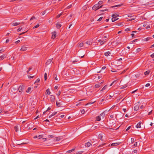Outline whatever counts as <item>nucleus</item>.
Instances as JSON below:
<instances>
[{
    "mask_svg": "<svg viewBox=\"0 0 154 154\" xmlns=\"http://www.w3.org/2000/svg\"><path fill=\"white\" fill-rule=\"evenodd\" d=\"M24 85H20L19 87L18 88V90L21 93L22 92L23 90L24 89Z\"/></svg>",
    "mask_w": 154,
    "mask_h": 154,
    "instance_id": "f257e3e1",
    "label": "nucleus"
},
{
    "mask_svg": "<svg viewBox=\"0 0 154 154\" xmlns=\"http://www.w3.org/2000/svg\"><path fill=\"white\" fill-rule=\"evenodd\" d=\"M99 5L98 4H96L93 6L92 9L93 10H95L96 9H97L96 10H95V11H96L97 9V8H99Z\"/></svg>",
    "mask_w": 154,
    "mask_h": 154,
    "instance_id": "f03ea898",
    "label": "nucleus"
},
{
    "mask_svg": "<svg viewBox=\"0 0 154 154\" xmlns=\"http://www.w3.org/2000/svg\"><path fill=\"white\" fill-rule=\"evenodd\" d=\"M55 100V96L54 95L50 96V100L51 102H53Z\"/></svg>",
    "mask_w": 154,
    "mask_h": 154,
    "instance_id": "7ed1b4c3",
    "label": "nucleus"
},
{
    "mask_svg": "<svg viewBox=\"0 0 154 154\" xmlns=\"http://www.w3.org/2000/svg\"><path fill=\"white\" fill-rule=\"evenodd\" d=\"M27 47L25 46H23L21 47L20 50L21 51H26L27 50Z\"/></svg>",
    "mask_w": 154,
    "mask_h": 154,
    "instance_id": "20e7f679",
    "label": "nucleus"
},
{
    "mask_svg": "<svg viewBox=\"0 0 154 154\" xmlns=\"http://www.w3.org/2000/svg\"><path fill=\"white\" fill-rule=\"evenodd\" d=\"M120 143V142L113 143L111 144V146H114L119 145Z\"/></svg>",
    "mask_w": 154,
    "mask_h": 154,
    "instance_id": "39448f33",
    "label": "nucleus"
},
{
    "mask_svg": "<svg viewBox=\"0 0 154 154\" xmlns=\"http://www.w3.org/2000/svg\"><path fill=\"white\" fill-rule=\"evenodd\" d=\"M53 59H50L48 60L47 62L46 63V65H48L50 64L51 62H52Z\"/></svg>",
    "mask_w": 154,
    "mask_h": 154,
    "instance_id": "423d86ee",
    "label": "nucleus"
},
{
    "mask_svg": "<svg viewBox=\"0 0 154 154\" xmlns=\"http://www.w3.org/2000/svg\"><path fill=\"white\" fill-rule=\"evenodd\" d=\"M52 34V38L54 39L56 37V32L55 31L53 32Z\"/></svg>",
    "mask_w": 154,
    "mask_h": 154,
    "instance_id": "0eeeda50",
    "label": "nucleus"
},
{
    "mask_svg": "<svg viewBox=\"0 0 154 154\" xmlns=\"http://www.w3.org/2000/svg\"><path fill=\"white\" fill-rule=\"evenodd\" d=\"M112 17V22H114L119 19L118 18H117L115 17Z\"/></svg>",
    "mask_w": 154,
    "mask_h": 154,
    "instance_id": "6e6552de",
    "label": "nucleus"
},
{
    "mask_svg": "<svg viewBox=\"0 0 154 154\" xmlns=\"http://www.w3.org/2000/svg\"><path fill=\"white\" fill-rule=\"evenodd\" d=\"M139 106L138 105H137L134 107V110L135 111H137L139 109Z\"/></svg>",
    "mask_w": 154,
    "mask_h": 154,
    "instance_id": "1a4fd4ad",
    "label": "nucleus"
},
{
    "mask_svg": "<svg viewBox=\"0 0 154 154\" xmlns=\"http://www.w3.org/2000/svg\"><path fill=\"white\" fill-rule=\"evenodd\" d=\"M141 123V122H140L136 125V127L137 128H140L141 127L140 125Z\"/></svg>",
    "mask_w": 154,
    "mask_h": 154,
    "instance_id": "9d476101",
    "label": "nucleus"
},
{
    "mask_svg": "<svg viewBox=\"0 0 154 154\" xmlns=\"http://www.w3.org/2000/svg\"><path fill=\"white\" fill-rule=\"evenodd\" d=\"M91 145V143L90 142H88L85 143V146L87 147H89Z\"/></svg>",
    "mask_w": 154,
    "mask_h": 154,
    "instance_id": "9b49d317",
    "label": "nucleus"
},
{
    "mask_svg": "<svg viewBox=\"0 0 154 154\" xmlns=\"http://www.w3.org/2000/svg\"><path fill=\"white\" fill-rule=\"evenodd\" d=\"M92 42L90 40L87 41L85 42L86 44L88 45H91L92 44Z\"/></svg>",
    "mask_w": 154,
    "mask_h": 154,
    "instance_id": "f8f14e48",
    "label": "nucleus"
},
{
    "mask_svg": "<svg viewBox=\"0 0 154 154\" xmlns=\"http://www.w3.org/2000/svg\"><path fill=\"white\" fill-rule=\"evenodd\" d=\"M56 25V27L57 29H59L61 26V25L59 23H57Z\"/></svg>",
    "mask_w": 154,
    "mask_h": 154,
    "instance_id": "ddd939ff",
    "label": "nucleus"
},
{
    "mask_svg": "<svg viewBox=\"0 0 154 154\" xmlns=\"http://www.w3.org/2000/svg\"><path fill=\"white\" fill-rule=\"evenodd\" d=\"M150 71L149 70H148L147 71H146L145 72H144V74L145 75H147L149 74L150 72Z\"/></svg>",
    "mask_w": 154,
    "mask_h": 154,
    "instance_id": "4468645a",
    "label": "nucleus"
},
{
    "mask_svg": "<svg viewBox=\"0 0 154 154\" xmlns=\"http://www.w3.org/2000/svg\"><path fill=\"white\" fill-rule=\"evenodd\" d=\"M6 57V56L5 54H3L1 56H0V60H3L5 57Z\"/></svg>",
    "mask_w": 154,
    "mask_h": 154,
    "instance_id": "2eb2a0df",
    "label": "nucleus"
},
{
    "mask_svg": "<svg viewBox=\"0 0 154 154\" xmlns=\"http://www.w3.org/2000/svg\"><path fill=\"white\" fill-rule=\"evenodd\" d=\"M101 86V83L96 84L94 86L95 88H99Z\"/></svg>",
    "mask_w": 154,
    "mask_h": 154,
    "instance_id": "dca6fc26",
    "label": "nucleus"
},
{
    "mask_svg": "<svg viewBox=\"0 0 154 154\" xmlns=\"http://www.w3.org/2000/svg\"><path fill=\"white\" fill-rule=\"evenodd\" d=\"M20 23H18V22H15V23H13L12 25L13 26H17L19 25L20 24Z\"/></svg>",
    "mask_w": 154,
    "mask_h": 154,
    "instance_id": "f3484780",
    "label": "nucleus"
},
{
    "mask_svg": "<svg viewBox=\"0 0 154 154\" xmlns=\"http://www.w3.org/2000/svg\"><path fill=\"white\" fill-rule=\"evenodd\" d=\"M53 78L55 80L59 81L58 78L57 77V74L55 73L54 75Z\"/></svg>",
    "mask_w": 154,
    "mask_h": 154,
    "instance_id": "a211bd4d",
    "label": "nucleus"
},
{
    "mask_svg": "<svg viewBox=\"0 0 154 154\" xmlns=\"http://www.w3.org/2000/svg\"><path fill=\"white\" fill-rule=\"evenodd\" d=\"M46 93L47 94L49 95L51 94V92L50 91V89L48 88V89L46 91Z\"/></svg>",
    "mask_w": 154,
    "mask_h": 154,
    "instance_id": "6ab92c4d",
    "label": "nucleus"
},
{
    "mask_svg": "<svg viewBox=\"0 0 154 154\" xmlns=\"http://www.w3.org/2000/svg\"><path fill=\"white\" fill-rule=\"evenodd\" d=\"M122 5H114L113 6H111V7H110V8H115V7H120Z\"/></svg>",
    "mask_w": 154,
    "mask_h": 154,
    "instance_id": "aec40b11",
    "label": "nucleus"
},
{
    "mask_svg": "<svg viewBox=\"0 0 154 154\" xmlns=\"http://www.w3.org/2000/svg\"><path fill=\"white\" fill-rule=\"evenodd\" d=\"M152 38L150 37H148L146 38H145L144 39V40L146 41H147L149 40L150 39H151Z\"/></svg>",
    "mask_w": 154,
    "mask_h": 154,
    "instance_id": "412c9836",
    "label": "nucleus"
},
{
    "mask_svg": "<svg viewBox=\"0 0 154 154\" xmlns=\"http://www.w3.org/2000/svg\"><path fill=\"white\" fill-rule=\"evenodd\" d=\"M110 54V52L109 51H107L105 53L104 55L105 56L107 57L109 56V54Z\"/></svg>",
    "mask_w": 154,
    "mask_h": 154,
    "instance_id": "4be33fe9",
    "label": "nucleus"
},
{
    "mask_svg": "<svg viewBox=\"0 0 154 154\" xmlns=\"http://www.w3.org/2000/svg\"><path fill=\"white\" fill-rule=\"evenodd\" d=\"M31 89L32 88L31 87H29L26 90V92L27 93H29L31 91Z\"/></svg>",
    "mask_w": 154,
    "mask_h": 154,
    "instance_id": "5701e85b",
    "label": "nucleus"
},
{
    "mask_svg": "<svg viewBox=\"0 0 154 154\" xmlns=\"http://www.w3.org/2000/svg\"><path fill=\"white\" fill-rule=\"evenodd\" d=\"M101 120V118L100 116H97L96 117V121H100Z\"/></svg>",
    "mask_w": 154,
    "mask_h": 154,
    "instance_id": "b1692460",
    "label": "nucleus"
},
{
    "mask_svg": "<svg viewBox=\"0 0 154 154\" xmlns=\"http://www.w3.org/2000/svg\"><path fill=\"white\" fill-rule=\"evenodd\" d=\"M56 105L58 107H60L61 105V103H58L56 102Z\"/></svg>",
    "mask_w": 154,
    "mask_h": 154,
    "instance_id": "393cba45",
    "label": "nucleus"
},
{
    "mask_svg": "<svg viewBox=\"0 0 154 154\" xmlns=\"http://www.w3.org/2000/svg\"><path fill=\"white\" fill-rule=\"evenodd\" d=\"M106 145V143H102V144H101V145H100L99 146H98L97 147V148H99V147H103V146L105 145Z\"/></svg>",
    "mask_w": 154,
    "mask_h": 154,
    "instance_id": "a878e982",
    "label": "nucleus"
},
{
    "mask_svg": "<svg viewBox=\"0 0 154 154\" xmlns=\"http://www.w3.org/2000/svg\"><path fill=\"white\" fill-rule=\"evenodd\" d=\"M14 130L16 132H17L18 131V126H15L14 127Z\"/></svg>",
    "mask_w": 154,
    "mask_h": 154,
    "instance_id": "bb28decb",
    "label": "nucleus"
},
{
    "mask_svg": "<svg viewBox=\"0 0 154 154\" xmlns=\"http://www.w3.org/2000/svg\"><path fill=\"white\" fill-rule=\"evenodd\" d=\"M107 85H105V86H104L103 87V88H102V90H101V91H103V90H105L107 88Z\"/></svg>",
    "mask_w": 154,
    "mask_h": 154,
    "instance_id": "cd10ccee",
    "label": "nucleus"
},
{
    "mask_svg": "<svg viewBox=\"0 0 154 154\" xmlns=\"http://www.w3.org/2000/svg\"><path fill=\"white\" fill-rule=\"evenodd\" d=\"M61 139V138L60 137H57L55 138V140L56 141H57L60 140Z\"/></svg>",
    "mask_w": 154,
    "mask_h": 154,
    "instance_id": "c85d7f7f",
    "label": "nucleus"
},
{
    "mask_svg": "<svg viewBox=\"0 0 154 154\" xmlns=\"http://www.w3.org/2000/svg\"><path fill=\"white\" fill-rule=\"evenodd\" d=\"M135 19V17H133L132 18L130 19H128L127 20V21H132V20H134Z\"/></svg>",
    "mask_w": 154,
    "mask_h": 154,
    "instance_id": "c756f323",
    "label": "nucleus"
},
{
    "mask_svg": "<svg viewBox=\"0 0 154 154\" xmlns=\"http://www.w3.org/2000/svg\"><path fill=\"white\" fill-rule=\"evenodd\" d=\"M83 45V43L81 42L78 44V47H81Z\"/></svg>",
    "mask_w": 154,
    "mask_h": 154,
    "instance_id": "7c9ffc66",
    "label": "nucleus"
},
{
    "mask_svg": "<svg viewBox=\"0 0 154 154\" xmlns=\"http://www.w3.org/2000/svg\"><path fill=\"white\" fill-rule=\"evenodd\" d=\"M63 12L61 13L60 14L58 15L56 17V18H58L59 17H60L63 14Z\"/></svg>",
    "mask_w": 154,
    "mask_h": 154,
    "instance_id": "2f4dec72",
    "label": "nucleus"
},
{
    "mask_svg": "<svg viewBox=\"0 0 154 154\" xmlns=\"http://www.w3.org/2000/svg\"><path fill=\"white\" fill-rule=\"evenodd\" d=\"M75 148L72 149H71V150H69L67 152L68 153H70L71 152L74 151V150H75Z\"/></svg>",
    "mask_w": 154,
    "mask_h": 154,
    "instance_id": "473e14b6",
    "label": "nucleus"
},
{
    "mask_svg": "<svg viewBox=\"0 0 154 154\" xmlns=\"http://www.w3.org/2000/svg\"><path fill=\"white\" fill-rule=\"evenodd\" d=\"M95 102V101H94L93 102H90L88 103H87L86 105V106H87L88 104H92L94 103Z\"/></svg>",
    "mask_w": 154,
    "mask_h": 154,
    "instance_id": "72a5a7b5",
    "label": "nucleus"
},
{
    "mask_svg": "<svg viewBox=\"0 0 154 154\" xmlns=\"http://www.w3.org/2000/svg\"><path fill=\"white\" fill-rule=\"evenodd\" d=\"M106 42V41L105 40H103L101 41L100 42V44L101 45H102L104 44Z\"/></svg>",
    "mask_w": 154,
    "mask_h": 154,
    "instance_id": "f704fd0d",
    "label": "nucleus"
},
{
    "mask_svg": "<svg viewBox=\"0 0 154 154\" xmlns=\"http://www.w3.org/2000/svg\"><path fill=\"white\" fill-rule=\"evenodd\" d=\"M99 137L100 139L101 140H102L103 137L102 136V135L100 134H99Z\"/></svg>",
    "mask_w": 154,
    "mask_h": 154,
    "instance_id": "c9c22d12",
    "label": "nucleus"
},
{
    "mask_svg": "<svg viewBox=\"0 0 154 154\" xmlns=\"http://www.w3.org/2000/svg\"><path fill=\"white\" fill-rule=\"evenodd\" d=\"M103 1H99L98 2V4L99 5V6H100V5H101L102 4H103Z\"/></svg>",
    "mask_w": 154,
    "mask_h": 154,
    "instance_id": "e433bc0d",
    "label": "nucleus"
},
{
    "mask_svg": "<svg viewBox=\"0 0 154 154\" xmlns=\"http://www.w3.org/2000/svg\"><path fill=\"white\" fill-rule=\"evenodd\" d=\"M47 74L46 73H45L44 75V78H45V81H46L47 80Z\"/></svg>",
    "mask_w": 154,
    "mask_h": 154,
    "instance_id": "4c0bfd02",
    "label": "nucleus"
},
{
    "mask_svg": "<svg viewBox=\"0 0 154 154\" xmlns=\"http://www.w3.org/2000/svg\"><path fill=\"white\" fill-rule=\"evenodd\" d=\"M128 17H133V14H129L128 15Z\"/></svg>",
    "mask_w": 154,
    "mask_h": 154,
    "instance_id": "58836bf2",
    "label": "nucleus"
},
{
    "mask_svg": "<svg viewBox=\"0 0 154 154\" xmlns=\"http://www.w3.org/2000/svg\"><path fill=\"white\" fill-rule=\"evenodd\" d=\"M83 152V151H78L76 152L77 154H81Z\"/></svg>",
    "mask_w": 154,
    "mask_h": 154,
    "instance_id": "ea45409f",
    "label": "nucleus"
},
{
    "mask_svg": "<svg viewBox=\"0 0 154 154\" xmlns=\"http://www.w3.org/2000/svg\"><path fill=\"white\" fill-rule=\"evenodd\" d=\"M118 16H119V15H118L117 14H112V17H117Z\"/></svg>",
    "mask_w": 154,
    "mask_h": 154,
    "instance_id": "a19ab883",
    "label": "nucleus"
},
{
    "mask_svg": "<svg viewBox=\"0 0 154 154\" xmlns=\"http://www.w3.org/2000/svg\"><path fill=\"white\" fill-rule=\"evenodd\" d=\"M131 143H133L134 142V141L136 140L135 139H134V138H131Z\"/></svg>",
    "mask_w": 154,
    "mask_h": 154,
    "instance_id": "79ce46f5",
    "label": "nucleus"
},
{
    "mask_svg": "<svg viewBox=\"0 0 154 154\" xmlns=\"http://www.w3.org/2000/svg\"><path fill=\"white\" fill-rule=\"evenodd\" d=\"M39 24H38L37 25H36V26H35L33 27V29H35V28H38V27H39Z\"/></svg>",
    "mask_w": 154,
    "mask_h": 154,
    "instance_id": "37998d69",
    "label": "nucleus"
},
{
    "mask_svg": "<svg viewBox=\"0 0 154 154\" xmlns=\"http://www.w3.org/2000/svg\"><path fill=\"white\" fill-rule=\"evenodd\" d=\"M108 11V9H104L100 10V11L102 12H103L104 11Z\"/></svg>",
    "mask_w": 154,
    "mask_h": 154,
    "instance_id": "c03bdc74",
    "label": "nucleus"
},
{
    "mask_svg": "<svg viewBox=\"0 0 154 154\" xmlns=\"http://www.w3.org/2000/svg\"><path fill=\"white\" fill-rule=\"evenodd\" d=\"M57 113V112H53L52 114V116H53L54 115H55Z\"/></svg>",
    "mask_w": 154,
    "mask_h": 154,
    "instance_id": "a18cd8bd",
    "label": "nucleus"
},
{
    "mask_svg": "<svg viewBox=\"0 0 154 154\" xmlns=\"http://www.w3.org/2000/svg\"><path fill=\"white\" fill-rule=\"evenodd\" d=\"M45 14V11H44L42 12L41 13V14L42 15H43Z\"/></svg>",
    "mask_w": 154,
    "mask_h": 154,
    "instance_id": "49530a36",
    "label": "nucleus"
},
{
    "mask_svg": "<svg viewBox=\"0 0 154 154\" xmlns=\"http://www.w3.org/2000/svg\"><path fill=\"white\" fill-rule=\"evenodd\" d=\"M133 146L135 147L137 146V142H135Z\"/></svg>",
    "mask_w": 154,
    "mask_h": 154,
    "instance_id": "de8ad7c7",
    "label": "nucleus"
},
{
    "mask_svg": "<svg viewBox=\"0 0 154 154\" xmlns=\"http://www.w3.org/2000/svg\"><path fill=\"white\" fill-rule=\"evenodd\" d=\"M130 28H127L126 29H125V31L127 32V31H130Z\"/></svg>",
    "mask_w": 154,
    "mask_h": 154,
    "instance_id": "09e8293b",
    "label": "nucleus"
},
{
    "mask_svg": "<svg viewBox=\"0 0 154 154\" xmlns=\"http://www.w3.org/2000/svg\"><path fill=\"white\" fill-rule=\"evenodd\" d=\"M32 69V67H30L29 68L28 70H27V72H27V73H29V71H30V70Z\"/></svg>",
    "mask_w": 154,
    "mask_h": 154,
    "instance_id": "8fccbe9b",
    "label": "nucleus"
},
{
    "mask_svg": "<svg viewBox=\"0 0 154 154\" xmlns=\"http://www.w3.org/2000/svg\"><path fill=\"white\" fill-rule=\"evenodd\" d=\"M103 18V17H100L98 20H97V21H101L102 19Z\"/></svg>",
    "mask_w": 154,
    "mask_h": 154,
    "instance_id": "3c124183",
    "label": "nucleus"
},
{
    "mask_svg": "<svg viewBox=\"0 0 154 154\" xmlns=\"http://www.w3.org/2000/svg\"><path fill=\"white\" fill-rule=\"evenodd\" d=\"M85 110L84 109H82L81 111V113L82 114H83L85 113Z\"/></svg>",
    "mask_w": 154,
    "mask_h": 154,
    "instance_id": "603ef678",
    "label": "nucleus"
},
{
    "mask_svg": "<svg viewBox=\"0 0 154 154\" xmlns=\"http://www.w3.org/2000/svg\"><path fill=\"white\" fill-rule=\"evenodd\" d=\"M22 29V27H20L17 30V31L18 32H19L20 31V30H21Z\"/></svg>",
    "mask_w": 154,
    "mask_h": 154,
    "instance_id": "864d4df0",
    "label": "nucleus"
},
{
    "mask_svg": "<svg viewBox=\"0 0 154 154\" xmlns=\"http://www.w3.org/2000/svg\"><path fill=\"white\" fill-rule=\"evenodd\" d=\"M141 48H138L137 49V52H140L141 51Z\"/></svg>",
    "mask_w": 154,
    "mask_h": 154,
    "instance_id": "5fc2aeb1",
    "label": "nucleus"
},
{
    "mask_svg": "<svg viewBox=\"0 0 154 154\" xmlns=\"http://www.w3.org/2000/svg\"><path fill=\"white\" fill-rule=\"evenodd\" d=\"M122 55H125V54H126V53H125V51H122L121 52Z\"/></svg>",
    "mask_w": 154,
    "mask_h": 154,
    "instance_id": "6e6d98bb",
    "label": "nucleus"
},
{
    "mask_svg": "<svg viewBox=\"0 0 154 154\" xmlns=\"http://www.w3.org/2000/svg\"><path fill=\"white\" fill-rule=\"evenodd\" d=\"M40 81V80L39 79H38L35 82V83H36L37 82H39Z\"/></svg>",
    "mask_w": 154,
    "mask_h": 154,
    "instance_id": "4d7b16f0",
    "label": "nucleus"
},
{
    "mask_svg": "<svg viewBox=\"0 0 154 154\" xmlns=\"http://www.w3.org/2000/svg\"><path fill=\"white\" fill-rule=\"evenodd\" d=\"M43 137L42 135H39L38 136V139H40L41 138H42Z\"/></svg>",
    "mask_w": 154,
    "mask_h": 154,
    "instance_id": "13d9d810",
    "label": "nucleus"
},
{
    "mask_svg": "<svg viewBox=\"0 0 154 154\" xmlns=\"http://www.w3.org/2000/svg\"><path fill=\"white\" fill-rule=\"evenodd\" d=\"M116 80H115V81H113V82H112V83L111 84V85H110V86H112V85H113V83H114L115 82H116Z\"/></svg>",
    "mask_w": 154,
    "mask_h": 154,
    "instance_id": "bf43d9fd",
    "label": "nucleus"
},
{
    "mask_svg": "<svg viewBox=\"0 0 154 154\" xmlns=\"http://www.w3.org/2000/svg\"><path fill=\"white\" fill-rule=\"evenodd\" d=\"M150 57H152V58H153L154 57V53H153L151 55H150Z\"/></svg>",
    "mask_w": 154,
    "mask_h": 154,
    "instance_id": "052dcab7",
    "label": "nucleus"
},
{
    "mask_svg": "<svg viewBox=\"0 0 154 154\" xmlns=\"http://www.w3.org/2000/svg\"><path fill=\"white\" fill-rule=\"evenodd\" d=\"M150 86V84L149 83H147L145 85L146 87H148Z\"/></svg>",
    "mask_w": 154,
    "mask_h": 154,
    "instance_id": "680f3d73",
    "label": "nucleus"
},
{
    "mask_svg": "<svg viewBox=\"0 0 154 154\" xmlns=\"http://www.w3.org/2000/svg\"><path fill=\"white\" fill-rule=\"evenodd\" d=\"M143 107H144L143 105H142L140 106V109H142L143 108Z\"/></svg>",
    "mask_w": 154,
    "mask_h": 154,
    "instance_id": "e2e57ef3",
    "label": "nucleus"
},
{
    "mask_svg": "<svg viewBox=\"0 0 154 154\" xmlns=\"http://www.w3.org/2000/svg\"><path fill=\"white\" fill-rule=\"evenodd\" d=\"M134 152L135 153H137V150L135 149L134 150Z\"/></svg>",
    "mask_w": 154,
    "mask_h": 154,
    "instance_id": "0e129e2a",
    "label": "nucleus"
},
{
    "mask_svg": "<svg viewBox=\"0 0 154 154\" xmlns=\"http://www.w3.org/2000/svg\"><path fill=\"white\" fill-rule=\"evenodd\" d=\"M131 128V126H130L129 127H128V128H127V129H126V131H128V130Z\"/></svg>",
    "mask_w": 154,
    "mask_h": 154,
    "instance_id": "69168bd1",
    "label": "nucleus"
},
{
    "mask_svg": "<svg viewBox=\"0 0 154 154\" xmlns=\"http://www.w3.org/2000/svg\"><path fill=\"white\" fill-rule=\"evenodd\" d=\"M112 97V96H111L110 95H109L107 97V98H108L109 99L110 98H111Z\"/></svg>",
    "mask_w": 154,
    "mask_h": 154,
    "instance_id": "338daca9",
    "label": "nucleus"
},
{
    "mask_svg": "<svg viewBox=\"0 0 154 154\" xmlns=\"http://www.w3.org/2000/svg\"><path fill=\"white\" fill-rule=\"evenodd\" d=\"M35 17L34 16H32V17L30 18V20H31L35 19Z\"/></svg>",
    "mask_w": 154,
    "mask_h": 154,
    "instance_id": "774afa93",
    "label": "nucleus"
}]
</instances>
